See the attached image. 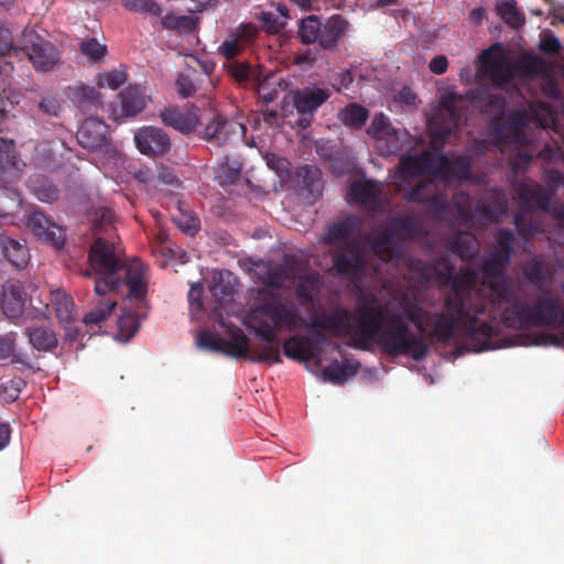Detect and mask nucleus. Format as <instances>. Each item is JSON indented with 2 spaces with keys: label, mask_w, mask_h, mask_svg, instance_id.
<instances>
[{
  "label": "nucleus",
  "mask_w": 564,
  "mask_h": 564,
  "mask_svg": "<svg viewBox=\"0 0 564 564\" xmlns=\"http://www.w3.org/2000/svg\"><path fill=\"white\" fill-rule=\"evenodd\" d=\"M383 290L388 295L386 303L373 294H362L356 300L354 318L348 308L337 306L312 318L307 327L348 336L357 349L366 350L377 344L389 356L425 359L430 346L423 337L426 325L420 296L400 283L386 282Z\"/></svg>",
  "instance_id": "obj_1"
},
{
  "label": "nucleus",
  "mask_w": 564,
  "mask_h": 564,
  "mask_svg": "<svg viewBox=\"0 0 564 564\" xmlns=\"http://www.w3.org/2000/svg\"><path fill=\"white\" fill-rule=\"evenodd\" d=\"M406 267L411 279L419 282H429L434 276L442 285L449 288L444 297L445 311L430 313L424 307L423 321L427 337L441 344L451 341L456 325L459 323L467 337V341L475 351L492 348V325L490 323L476 324L471 319V302L479 296L476 289L478 272L470 268H462L458 272L445 257H441L431 264L420 259H410Z\"/></svg>",
  "instance_id": "obj_2"
},
{
  "label": "nucleus",
  "mask_w": 564,
  "mask_h": 564,
  "mask_svg": "<svg viewBox=\"0 0 564 564\" xmlns=\"http://www.w3.org/2000/svg\"><path fill=\"white\" fill-rule=\"evenodd\" d=\"M88 263L89 269L83 273L87 276L96 275L97 294L106 295L126 284L129 299L138 303L143 302L148 292L147 268L139 259L126 264L115 243L99 237L89 248Z\"/></svg>",
  "instance_id": "obj_3"
},
{
  "label": "nucleus",
  "mask_w": 564,
  "mask_h": 564,
  "mask_svg": "<svg viewBox=\"0 0 564 564\" xmlns=\"http://www.w3.org/2000/svg\"><path fill=\"white\" fill-rule=\"evenodd\" d=\"M250 318L254 334L264 341L258 348L251 349L250 360L256 362L280 364L282 359L278 330L285 328L288 332H294L304 323L300 310L294 304L284 303L276 297L265 300L258 305Z\"/></svg>",
  "instance_id": "obj_4"
},
{
  "label": "nucleus",
  "mask_w": 564,
  "mask_h": 564,
  "mask_svg": "<svg viewBox=\"0 0 564 564\" xmlns=\"http://www.w3.org/2000/svg\"><path fill=\"white\" fill-rule=\"evenodd\" d=\"M510 262L491 252L478 264L482 279L481 281L478 279L476 282L479 296L470 301L471 304H475L471 305V319L476 324L490 323L492 335L497 328L495 326L497 314L517 291L512 279L507 275Z\"/></svg>",
  "instance_id": "obj_5"
},
{
  "label": "nucleus",
  "mask_w": 564,
  "mask_h": 564,
  "mask_svg": "<svg viewBox=\"0 0 564 564\" xmlns=\"http://www.w3.org/2000/svg\"><path fill=\"white\" fill-rule=\"evenodd\" d=\"M564 322V310L560 302L551 296H539L532 305L527 304L516 291L511 299L497 314L495 335L503 325L514 329L532 326H551Z\"/></svg>",
  "instance_id": "obj_6"
},
{
  "label": "nucleus",
  "mask_w": 564,
  "mask_h": 564,
  "mask_svg": "<svg viewBox=\"0 0 564 564\" xmlns=\"http://www.w3.org/2000/svg\"><path fill=\"white\" fill-rule=\"evenodd\" d=\"M423 235V225L409 214L397 215L391 218L389 227L377 234L366 236L372 252L384 262L395 261L406 265L411 258L405 257L402 247L397 240L411 241Z\"/></svg>",
  "instance_id": "obj_7"
},
{
  "label": "nucleus",
  "mask_w": 564,
  "mask_h": 564,
  "mask_svg": "<svg viewBox=\"0 0 564 564\" xmlns=\"http://www.w3.org/2000/svg\"><path fill=\"white\" fill-rule=\"evenodd\" d=\"M475 64L476 76L479 79H488L495 87L507 86L513 79V68L507 61L500 43L482 50Z\"/></svg>",
  "instance_id": "obj_8"
},
{
  "label": "nucleus",
  "mask_w": 564,
  "mask_h": 564,
  "mask_svg": "<svg viewBox=\"0 0 564 564\" xmlns=\"http://www.w3.org/2000/svg\"><path fill=\"white\" fill-rule=\"evenodd\" d=\"M19 50L29 57L37 72L51 70L61 57L58 48L52 42L28 29L22 32Z\"/></svg>",
  "instance_id": "obj_9"
},
{
  "label": "nucleus",
  "mask_w": 564,
  "mask_h": 564,
  "mask_svg": "<svg viewBox=\"0 0 564 564\" xmlns=\"http://www.w3.org/2000/svg\"><path fill=\"white\" fill-rule=\"evenodd\" d=\"M332 96L329 88L318 86H306L297 89L293 94V106L300 118L299 127L306 129L311 126L317 109L325 104Z\"/></svg>",
  "instance_id": "obj_10"
},
{
  "label": "nucleus",
  "mask_w": 564,
  "mask_h": 564,
  "mask_svg": "<svg viewBox=\"0 0 564 564\" xmlns=\"http://www.w3.org/2000/svg\"><path fill=\"white\" fill-rule=\"evenodd\" d=\"M137 149L148 156H162L171 149L170 135L161 128L145 126L134 133Z\"/></svg>",
  "instance_id": "obj_11"
},
{
  "label": "nucleus",
  "mask_w": 564,
  "mask_h": 564,
  "mask_svg": "<svg viewBox=\"0 0 564 564\" xmlns=\"http://www.w3.org/2000/svg\"><path fill=\"white\" fill-rule=\"evenodd\" d=\"M458 99L456 94H448L442 98L440 112L432 122L435 138L445 140L459 127L462 113L457 107Z\"/></svg>",
  "instance_id": "obj_12"
},
{
  "label": "nucleus",
  "mask_w": 564,
  "mask_h": 564,
  "mask_svg": "<svg viewBox=\"0 0 564 564\" xmlns=\"http://www.w3.org/2000/svg\"><path fill=\"white\" fill-rule=\"evenodd\" d=\"M514 188L522 209L538 208L544 213L550 210V204L554 196L553 189L529 181L519 182Z\"/></svg>",
  "instance_id": "obj_13"
},
{
  "label": "nucleus",
  "mask_w": 564,
  "mask_h": 564,
  "mask_svg": "<svg viewBox=\"0 0 564 564\" xmlns=\"http://www.w3.org/2000/svg\"><path fill=\"white\" fill-rule=\"evenodd\" d=\"M78 143L86 150L99 151L108 147V127L96 117H89L80 124L77 134Z\"/></svg>",
  "instance_id": "obj_14"
},
{
  "label": "nucleus",
  "mask_w": 564,
  "mask_h": 564,
  "mask_svg": "<svg viewBox=\"0 0 564 564\" xmlns=\"http://www.w3.org/2000/svg\"><path fill=\"white\" fill-rule=\"evenodd\" d=\"M29 227L33 234L42 241L51 243L59 249L64 246L66 231L51 218L39 210L32 212L29 218Z\"/></svg>",
  "instance_id": "obj_15"
},
{
  "label": "nucleus",
  "mask_w": 564,
  "mask_h": 564,
  "mask_svg": "<svg viewBox=\"0 0 564 564\" xmlns=\"http://www.w3.org/2000/svg\"><path fill=\"white\" fill-rule=\"evenodd\" d=\"M243 132L245 126L221 115H215L206 124L203 138L217 147H221L229 142L231 137Z\"/></svg>",
  "instance_id": "obj_16"
},
{
  "label": "nucleus",
  "mask_w": 564,
  "mask_h": 564,
  "mask_svg": "<svg viewBox=\"0 0 564 564\" xmlns=\"http://www.w3.org/2000/svg\"><path fill=\"white\" fill-rule=\"evenodd\" d=\"M522 273L528 283L544 292L551 285L554 269L551 261L541 254H535L523 264Z\"/></svg>",
  "instance_id": "obj_17"
},
{
  "label": "nucleus",
  "mask_w": 564,
  "mask_h": 564,
  "mask_svg": "<svg viewBox=\"0 0 564 564\" xmlns=\"http://www.w3.org/2000/svg\"><path fill=\"white\" fill-rule=\"evenodd\" d=\"M23 165L18 156L14 141L0 138V182L3 184L18 182Z\"/></svg>",
  "instance_id": "obj_18"
},
{
  "label": "nucleus",
  "mask_w": 564,
  "mask_h": 564,
  "mask_svg": "<svg viewBox=\"0 0 564 564\" xmlns=\"http://www.w3.org/2000/svg\"><path fill=\"white\" fill-rule=\"evenodd\" d=\"M26 294L23 285L19 282H9L3 286L0 296V307L9 318H17L22 315Z\"/></svg>",
  "instance_id": "obj_19"
},
{
  "label": "nucleus",
  "mask_w": 564,
  "mask_h": 564,
  "mask_svg": "<svg viewBox=\"0 0 564 564\" xmlns=\"http://www.w3.org/2000/svg\"><path fill=\"white\" fill-rule=\"evenodd\" d=\"M160 118L164 126L185 134L193 132L199 121L195 110H183L177 107L163 109L160 112Z\"/></svg>",
  "instance_id": "obj_20"
},
{
  "label": "nucleus",
  "mask_w": 564,
  "mask_h": 564,
  "mask_svg": "<svg viewBox=\"0 0 564 564\" xmlns=\"http://www.w3.org/2000/svg\"><path fill=\"white\" fill-rule=\"evenodd\" d=\"M333 268L338 275L354 276L362 269V257L357 246L350 245L344 251L333 253Z\"/></svg>",
  "instance_id": "obj_21"
},
{
  "label": "nucleus",
  "mask_w": 564,
  "mask_h": 564,
  "mask_svg": "<svg viewBox=\"0 0 564 564\" xmlns=\"http://www.w3.org/2000/svg\"><path fill=\"white\" fill-rule=\"evenodd\" d=\"M434 159L435 156L430 155L427 152L421 155H404L398 165V180L406 181L408 178L424 174L427 170L435 172V167H433Z\"/></svg>",
  "instance_id": "obj_22"
},
{
  "label": "nucleus",
  "mask_w": 564,
  "mask_h": 564,
  "mask_svg": "<svg viewBox=\"0 0 564 564\" xmlns=\"http://www.w3.org/2000/svg\"><path fill=\"white\" fill-rule=\"evenodd\" d=\"M347 26L348 22L340 14L332 15L325 23L322 22L318 45L324 50H336L339 40L344 36L347 30Z\"/></svg>",
  "instance_id": "obj_23"
},
{
  "label": "nucleus",
  "mask_w": 564,
  "mask_h": 564,
  "mask_svg": "<svg viewBox=\"0 0 564 564\" xmlns=\"http://www.w3.org/2000/svg\"><path fill=\"white\" fill-rule=\"evenodd\" d=\"M435 172L451 175L459 181H469L473 175L471 163L467 156H457L449 160L445 155H438L434 159Z\"/></svg>",
  "instance_id": "obj_24"
},
{
  "label": "nucleus",
  "mask_w": 564,
  "mask_h": 564,
  "mask_svg": "<svg viewBox=\"0 0 564 564\" xmlns=\"http://www.w3.org/2000/svg\"><path fill=\"white\" fill-rule=\"evenodd\" d=\"M314 344L308 337L291 336L283 343V352L292 360L311 361L319 358V352L313 347Z\"/></svg>",
  "instance_id": "obj_25"
},
{
  "label": "nucleus",
  "mask_w": 564,
  "mask_h": 564,
  "mask_svg": "<svg viewBox=\"0 0 564 564\" xmlns=\"http://www.w3.org/2000/svg\"><path fill=\"white\" fill-rule=\"evenodd\" d=\"M491 135L494 144L501 152L507 145L519 143L523 137V130L517 119L508 123L495 122L491 126Z\"/></svg>",
  "instance_id": "obj_26"
},
{
  "label": "nucleus",
  "mask_w": 564,
  "mask_h": 564,
  "mask_svg": "<svg viewBox=\"0 0 564 564\" xmlns=\"http://www.w3.org/2000/svg\"><path fill=\"white\" fill-rule=\"evenodd\" d=\"M0 249L12 267L24 269L28 265L30 253L25 242H21L7 235H0Z\"/></svg>",
  "instance_id": "obj_27"
},
{
  "label": "nucleus",
  "mask_w": 564,
  "mask_h": 564,
  "mask_svg": "<svg viewBox=\"0 0 564 564\" xmlns=\"http://www.w3.org/2000/svg\"><path fill=\"white\" fill-rule=\"evenodd\" d=\"M119 97L121 100V113L124 117H134L145 108V90L138 85H129L119 94Z\"/></svg>",
  "instance_id": "obj_28"
},
{
  "label": "nucleus",
  "mask_w": 564,
  "mask_h": 564,
  "mask_svg": "<svg viewBox=\"0 0 564 564\" xmlns=\"http://www.w3.org/2000/svg\"><path fill=\"white\" fill-rule=\"evenodd\" d=\"M24 333L28 336L31 346L37 351H52L58 346L57 336L50 327H26Z\"/></svg>",
  "instance_id": "obj_29"
},
{
  "label": "nucleus",
  "mask_w": 564,
  "mask_h": 564,
  "mask_svg": "<svg viewBox=\"0 0 564 564\" xmlns=\"http://www.w3.org/2000/svg\"><path fill=\"white\" fill-rule=\"evenodd\" d=\"M296 177L302 188L306 189L313 200L318 198L323 192L322 171L316 165H303L296 170Z\"/></svg>",
  "instance_id": "obj_30"
},
{
  "label": "nucleus",
  "mask_w": 564,
  "mask_h": 564,
  "mask_svg": "<svg viewBox=\"0 0 564 564\" xmlns=\"http://www.w3.org/2000/svg\"><path fill=\"white\" fill-rule=\"evenodd\" d=\"M68 97L83 112H90L101 106L100 94L94 87H70Z\"/></svg>",
  "instance_id": "obj_31"
},
{
  "label": "nucleus",
  "mask_w": 564,
  "mask_h": 564,
  "mask_svg": "<svg viewBox=\"0 0 564 564\" xmlns=\"http://www.w3.org/2000/svg\"><path fill=\"white\" fill-rule=\"evenodd\" d=\"M478 247L476 237L468 231H459L447 241L448 250L465 260L474 258L478 252Z\"/></svg>",
  "instance_id": "obj_32"
},
{
  "label": "nucleus",
  "mask_w": 564,
  "mask_h": 564,
  "mask_svg": "<svg viewBox=\"0 0 564 564\" xmlns=\"http://www.w3.org/2000/svg\"><path fill=\"white\" fill-rule=\"evenodd\" d=\"M360 364L356 360L345 359L343 364L335 360L323 369L325 381L333 383H343L348 378L354 377L359 370Z\"/></svg>",
  "instance_id": "obj_33"
},
{
  "label": "nucleus",
  "mask_w": 564,
  "mask_h": 564,
  "mask_svg": "<svg viewBox=\"0 0 564 564\" xmlns=\"http://www.w3.org/2000/svg\"><path fill=\"white\" fill-rule=\"evenodd\" d=\"M380 191L371 181H354L349 185L348 195L355 203L360 205H372L379 199Z\"/></svg>",
  "instance_id": "obj_34"
},
{
  "label": "nucleus",
  "mask_w": 564,
  "mask_h": 564,
  "mask_svg": "<svg viewBox=\"0 0 564 564\" xmlns=\"http://www.w3.org/2000/svg\"><path fill=\"white\" fill-rule=\"evenodd\" d=\"M223 354L250 360L251 349L248 336L240 328H236L230 337L225 339Z\"/></svg>",
  "instance_id": "obj_35"
},
{
  "label": "nucleus",
  "mask_w": 564,
  "mask_h": 564,
  "mask_svg": "<svg viewBox=\"0 0 564 564\" xmlns=\"http://www.w3.org/2000/svg\"><path fill=\"white\" fill-rule=\"evenodd\" d=\"M359 221L356 217H346L328 227L324 238L326 242H347L357 230Z\"/></svg>",
  "instance_id": "obj_36"
},
{
  "label": "nucleus",
  "mask_w": 564,
  "mask_h": 564,
  "mask_svg": "<svg viewBox=\"0 0 564 564\" xmlns=\"http://www.w3.org/2000/svg\"><path fill=\"white\" fill-rule=\"evenodd\" d=\"M322 285V276L317 272L301 275L295 288L296 299L302 304L314 302V294Z\"/></svg>",
  "instance_id": "obj_37"
},
{
  "label": "nucleus",
  "mask_w": 564,
  "mask_h": 564,
  "mask_svg": "<svg viewBox=\"0 0 564 564\" xmlns=\"http://www.w3.org/2000/svg\"><path fill=\"white\" fill-rule=\"evenodd\" d=\"M339 121L355 130L361 129L369 118V111L362 105L350 102L338 112Z\"/></svg>",
  "instance_id": "obj_38"
},
{
  "label": "nucleus",
  "mask_w": 564,
  "mask_h": 564,
  "mask_svg": "<svg viewBox=\"0 0 564 564\" xmlns=\"http://www.w3.org/2000/svg\"><path fill=\"white\" fill-rule=\"evenodd\" d=\"M51 304L59 322L69 323L74 321L75 304L73 299L64 291H53L51 293Z\"/></svg>",
  "instance_id": "obj_39"
},
{
  "label": "nucleus",
  "mask_w": 564,
  "mask_h": 564,
  "mask_svg": "<svg viewBox=\"0 0 564 564\" xmlns=\"http://www.w3.org/2000/svg\"><path fill=\"white\" fill-rule=\"evenodd\" d=\"M226 68L240 84L258 83L260 80V70L247 62L228 61Z\"/></svg>",
  "instance_id": "obj_40"
},
{
  "label": "nucleus",
  "mask_w": 564,
  "mask_h": 564,
  "mask_svg": "<svg viewBox=\"0 0 564 564\" xmlns=\"http://www.w3.org/2000/svg\"><path fill=\"white\" fill-rule=\"evenodd\" d=\"M322 20L317 15H307L299 21L297 37L301 43L310 45L318 43Z\"/></svg>",
  "instance_id": "obj_41"
},
{
  "label": "nucleus",
  "mask_w": 564,
  "mask_h": 564,
  "mask_svg": "<svg viewBox=\"0 0 564 564\" xmlns=\"http://www.w3.org/2000/svg\"><path fill=\"white\" fill-rule=\"evenodd\" d=\"M496 10L505 23L513 29H519L525 23V18L518 9L516 0H497Z\"/></svg>",
  "instance_id": "obj_42"
},
{
  "label": "nucleus",
  "mask_w": 564,
  "mask_h": 564,
  "mask_svg": "<svg viewBox=\"0 0 564 564\" xmlns=\"http://www.w3.org/2000/svg\"><path fill=\"white\" fill-rule=\"evenodd\" d=\"M507 213V199L503 195L497 194L491 203L479 202L474 210V215H480L490 221H498L499 217Z\"/></svg>",
  "instance_id": "obj_43"
},
{
  "label": "nucleus",
  "mask_w": 564,
  "mask_h": 564,
  "mask_svg": "<svg viewBox=\"0 0 564 564\" xmlns=\"http://www.w3.org/2000/svg\"><path fill=\"white\" fill-rule=\"evenodd\" d=\"M164 29L184 33H193L198 25V18L169 13L161 19Z\"/></svg>",
  "instance_id": "obj_44"
},
{
  "label": "nucleus",
  "mask_w": 564,
  "mask_h": 564,
  "mask_svg": "<svg viewBox=\"0 0 564 564\" xmlns=\"http://www.w3.org/2000/svg\"><path fill=\"white\" fill-rule=\"evenodd\" d=\"M368 134L377 140H391L397 137V130L390 122V119L383 113L376 115L367 130Z\"/></svg>",
  "instance_id": "obj_45"
},
{
  "label": "nucleus",
  "mask_w": 564,
  "mask_h": 564,
  "mask_svg": "<svg viewBox=\"0 0 564 564\" xmlns=\"http://www.w3.org/2000/svg\"><path fill=\"white\" fill-rule=\"evenodd\" d=\"M30 187L37 199L44 203H52L59 196L58 188L46 177H35Z\"/></svg>",
  "instance_id": "obj_46"
},
{
  "label": "nucleus",
  "mask_w": 564,
  "mask_h": 564,
  "mask_svg": "<svg viewBox=\"0 0 564 564\" xmlns=\"http://www.w3.org/2000/svg\"><path fill=\"white\" fill-rule=\"evenodd\" d=\"M452 204L457 213V218L465 225L474 221L473 200L469 194L459 192L454 194Z\"/></svg>",
  "instance_id": "obj_47"
},
{
  "label": "nucleus",
  "mask_w": 564,
  "mask_h": 564,
  "mask_svg": "<svg viewBox=\"0 0 564 564\" xmlns=\"http://www.w3.org/2000/svg\"><path fill=\"white\" fill-rule=\"evenodd\" d=\"M141 317L139 313L123 312L117 323L119 336L124 340L131 339L139 330Z\"/></svg>",
  "instance_id": "obj_48"
},
{
  "label": "nucleus",
  "mask_w": 564,
  "mask_h": 564,
  "mask_svg": "<svg viewBox=\"0 0 564 564\" xmlns=\"http://www.w3.org/2000/svg\"><path fill=\"white\" fill-rule=\"evenodd\" d=\"M116 306V301L105 299L100 301L95 308L85 314L83 322L85 324L100 325L110 316Z\"/></svg>",
  "instance_id": "obj_49"
},
{
  "label": "nucleus",
  "mask_w": 564,
  "mask_h": 564,
  "mask_svg": "<svg viewBox=\"0 0 564 564\" xmlns=\"http://www.w3.org/2000/svg\"><path fill=\"white\" fill-rule=\"evenodd\" d=\"M292 280V272L284 265L278 264L268 269L262 275V282L267 286L281 289Z\"/></svg>",
  "instance_id": "obj_50"
},
{
  "label": "nucleus",
  "mask_w": 564,
  "mask_h": 564,
  "mask_svg": "<svg viewBox=\"0 0 564 564\" xmlns=\"http://www.w3.org/2000/svg\"><path fill=\"white\" fill-rule=\"evenodd\" d=\"M513 224L518 235L525 240L533 238L541 231L540 223L529 218L523 210L517 213L513 216Z\"/></svg>",
  "instance_id": "obj_51"
},
{
  "label": "nucleus",
  "mask_w": 564,
  "mask_h": 564,
  "mask_svg": "<svg viewBox=\"0 0 564 564\" xmlns=\"http://www.w3.org/2000/svg\"><path fill=\"white\" fill-rule=\"evenodd\" d=\"M514 235L508 228H500L496 235V249L492 253L505 258V261H511L513 250Z\"/></svg>",
  "instance_id": "obj_52"
},
{
  "label": "nucleus",
  "mask_w": 564,
  "mask_h": 564,
  "mask_svg": "<svg viewBox=\"0 0 564 564\" xmlns=\"http://www.w3.org/2000/svg\"><path fill=\"white\" fill-rule=\"evenodd\" d=\"M21 197L19 192L10 187H0V217H6L19 206Z\"/></svg>",
  "instance_id": "obj_53"
},
{
  "label": "nucleus",
  "mask_w": 564,
  "mask_h": 564,
  "mask_svg": "<svg viewBox=\"0 0 564 564\" xmlns=\"http://www.w3.org/2000/svg\"><path fill=\"white\" fill-rule=\"evenodd\" d=\"M242 164L239 161H231L228 158L219 166L218 178L221 184H234L240 176Z\"/></svg>",
  "instance_id": "obj_54"
},
{
  "label": "nucleus",
  "mask_w": 564,
  "mask_h": 564,
  "mask_svg": "<svg viewBox=\"0 0 564 564\" xmlns=\"http://www.w3.org/2000/svg\"><path fill=\"white\" fill-rule=\"evenodd\" d=\"M37 109L41 113L50 117H58L62 111L61 99L56 94L45 93L37 101Z\"/></svg>",
  "instance_id": "obj_55"
},
{
  "label": "nucleus",
  "mask_w": 564,
  "mask_h": 564,
  "mask_svg": "<svg viewBox=\"0 0 564 564\" xmlns=\"http://www.w3.org/2000/svg\"><path fill=\"white\" fill-rule=\"evenodd\" d=\"M124 7L133 12L145 13L153 17H160L161 7L155 0H124Z\"/></svg>",
  "instance_id": "obj_56"
},
{
  "label": "nucleus",
  "mask_w": 564,
  "mask_h": 564,
  "mask_svg": "<svg viewBox=\"0 0 564 564\" xmlns=\"http://www.w3.org/2000/svg\"><path fill=\"white\" fill-rule=\"evenodd\" d=\"M127 80V74L121 69H112L101 76H99L97 85L98 87H107L112 90L118 89Z\"/></svg>",
  "instance_id": "obj_57"
},
{
  "label": "nucleus",
  "mask_w": 564,
  "mask_h": 564,
  "mask_svg": "<svg viewBox=\"0 0 564 564\" xmlns=\"http://www.w3.org/2000/svg\"><path fill=\"white\" fill-rule=\"evenodd\" d=\"M243 44L239 37L226 40L218 48L220 55L229 61H235L234 57L238 56L243 51Z\"/></svg>",
  "instance_id": "obj_58"
},
{
  "label": "nucleus",
  "mask_w": 564,
  "mask_h": 564,
  "mask_svg": "<svg viewBox=\"0 0 564 564\" xmlns=\"http://www.w3.org/2000/svg\"><path fill=\"white\" fill-rule=\"evenodd\" d=\"M80 51L91 59L98 61L106 54V46L101 45L96 39H89L80 44Z\"/></svg>",
  "instance_id": "obj_59"
},
{
  "label": "nucleus",
  "mask_w": 564,
  "mask_h": 564,
  "mask_svg": "<svg viewBox=\"0 0 564 564\" xmlns=\"http://www.w3.org/2000/svg\"><path fill=\"white\" fill-rule=\"evenodd\" d=\"M11 31L0 22V55L4 56L11 52H18Z\"/></svg>",
  "instance_id": "obj_60"
},
{
  "label": "nucleus",
  "mask_w": 564,
  "mask_h": 564,
  "mask_svg": "<svg viewBox=\"0 0 564 564\" xmlns=\"http://www.w3.org/2000/svg\"><path fill=\"white\" fill-rule=\"evenodd\" d=\"M198 345L213 351L223 352L225 339L218 335L209 333H200L198 336Z\"/></svg>",
  "instance_id": "obj_61"
},
{
  "label": "nucleus",
  "mask_w": 564,
  "mask_h": 564,
  "mask_svg": "<svg viewBox=\"0 0 564 564\" xmlns=\"http://www.w3.org/2000/svg\"><path fill=\"white\" fill-rule=\"evenodd\" d=\"M429 187V183L425 181H421L415 186H413L409 192L404 194V199L412 203H425L430 200L429 195L426 194V188Z\"/></svg>",
  "instance_id": "obj_62"
},
{
  "label": "nucleus",
  "mask_w": 564,
  "mask_h": 564,
  "mask_svg": "<svg viewBox=\"0 0 564 564\" xmlns=\"http://www.w3.org/2000/svg\"><path fill=\"white\" fill-rule=\"evenodd\" d=\"M115 220V213L108 207H100L95 212V226L99 230H107L108 226H111Z\"/></svg>",
  "instance_id": "obj_63"
},
{
  "label": "nucleus",
  "mask_w": 564,
  "mask_h": 564,
  "mask_svg": "<svg viewBox=\"0 0 564 564\" xmlns=\"http://www.w3.org/2000/svg\"><path fill=\"white\" fill-rule=\"evenodd\" d=\"M539 47L543 53L554 55L561 51L562 45L555 35L549 33L540 41Z\"/></svg>",
  "instance_id": "obj_64"
}]
</instances>
